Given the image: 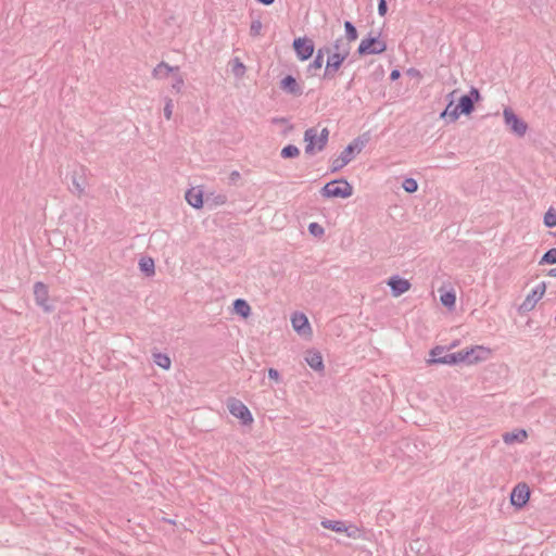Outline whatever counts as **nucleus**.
Instances as JSON below:
<instances>
[{
  "mask_svg": "<svg viewBox=\"0 0 556 556\" xmlns=\"http://www.w3.org/2000/svg\"><path fill=\"white\" fill-rule=\"evenodd\" d=\"M305 154L314 155L317 152H321L327 147L329 140L328 128H323L318 134L317 129L312 127L304 131Z\"/></svg>",
  "mask_w": 556,
  "mask_h": 556,
  "instance_id": "nucleus-1",
  "label": "nucleus"
},
{
  "mask_svg": "<svg viewBox=\"0 0 556 556\" xmlns=\"http://www.w3.org/2000/svg\"><path fill=\"white\" fill-rule=\"evenodd\" d=\"M365 147V141L361 140V138L354 139L341 153L339 156L331 160L330 172L337 173L342 169L345 165H348L353 159L355 153H359Z\"/></svg>",
  "mask_w": 556,
  "mask_h": 556,
  "instance_id": "nucleus-2",
  "label": "nucleus"
},
{
  "mask_svg": "<svg viewBox=\"0 0 556 556\" xmlns=\"http://www.w3.org/2000/svg\"><path fill=\"white\" fill-rule=\"evenodd\" d=\"M320 194L324 198H350L353 194L352 185L344 178L334 179L327 182L321 189Z\"/></svg>",
  "mask_w": 556,
  "mask_h": 556,
  "instance_id": "nucleus-3",
  "label": "nucleus"
},
{
  "mask_svg": "<svg viewBox=\"0 0 556 556\" xmlns=\"http://www.w3.org/2000/svg\"><path fill=\"white\" fill-rule=\"evenodd\" d=\"M327 62L324 71L323 78L325 80H331L334 79L338 71L346 60V58L350 54V47H343L342 52H331L327 53Z\"/></svg>",
  "mask_w": 556,
  "mask_h": 556,
  "instance_id": "nucleus-4",
  "label": "nucleus"
},
{
  "mask_svg": "<svg viewBox=\"0 0 556 556\" xmlns=\"http://www.w3.org/2000/svg\"><path fill=\"white\" fill-rule=\"evenodd\" d=\"M431 359L429 363L432 364H446V365H454L462 363L466 357L467 353H445L444 348L442 346H435L430 352Z\"/></svg>",
  "mask_w": 556,
  "mask_h": 556,
  "instance_id": "nucleus-5",
  "label": "nucleus"
},
{
  "mask_svg": "<svg viewBox=\"0 0 556 556\" xmlns=\"http://www.w3.org/2000/svg\"><path fill=\"white\" fill-rule=\"evenodd\" d=\"M387 50V43L379 38V36L369 35L367 38H364L358 48L357 53L359 55L367 54H380Z\"/></svg>",
  "mask_w": 556,
  "mask_h": 556,
  "instance_id": "nucleus-6",
  "label": "nucleus"
},
{
  "mask_svg": "<svg viewBox=\"0 0 556 556\" xmlns=\"http://www.w3.org/2000/svg\"><path fill=\"white\" fill-rule=\"evenodd\" d=\"M505 125L518 137L526 135L528 125L519 118L510 108H505L503 111Z\"/></svg>",
  "mask_w": 556,
  "mask_h": 556,
  "instance_id": "nucleus-7",
  "label": "nucleus"
},
{
  "mask_svg": "<svg viewBox=\"0 0 556 556\" xmlns=\"http://www.w3.org/2000/svg\"><path fill=\"white\" fill-rule=\"evenodd\" d=\"M546 291V283L542 281L539 283L525 299V301L519 306V312L528 313L532 311L536 303L542 299Z\"/></svg>",
  "mask_w": 556,
  "mask_h": 556,
  "instance_id": "nucleus-8",
  "label": "nucleus"
},
{
  "mask_svg": "<svg viewBox=\"0 0 556 556\" xmlns=\"http://www.w3.org/2000/svg\"><path fill=\"white\" fill-rule=\"evenodd\" d=\"M293 49L299 60H308L315 50V46L312 39L306 37H299L293 40Z\"/></svg>",
  "mask_w": 556,
  "mask_h": 556,
  "instance_id": "nucleus-9",
  "label": "nucleus"
},
{
  "mask_svg": "<svg viewBox=\"0 0 556 556\" xmlns=\"http://www.w3.org/2000/svg\"><path fill=\"white\" fill-rule=\"evenodd\" d=\"M228 409L230 414L240 419L243 425H249L253 421V417L249 408L237 399L229 400Z\"/></svg>",
  "mask_w": 556,
  "mask_h": 556,
  "instance_id": "nucleus-10",
  "label": "nucleus"
},
{
  "mask_svg": "<svg viewBox=\"0 0 556 556\" xmlns=\"http://www.w3.org/2000/svg\"><path fill=\"white\" fill-rule=\"evenodd\" d=\"M530 497V490L526 483L517 484L510 494V503L511 505L521 508L523 507Z\"/></svg>",
  "mask_w": 556,
  "mask_h": 556,
  "instance_id": "nucleus-11",
  "label": "nucleus"
},
{
  "mask_svg": "<svg viewBox=\"0 0 556 556\" xmlns=\"http://www.w3.org/2000/svg\"><path fill=\"white\" fill-rule=\"evenodd\" d=\"M34 296H35V302L38 306L42 307L45 312H51L52 311V306L49 305L48 301H49V291H48V287L41 282V281H38L34 285Z\"/></svg>",
  "mask_w": 556,
  "mask_h": 556,
  "instance_id": "nucleus-12",
  "label": "nucleus"
},
{
  "mask_svg": "<svg viewBox=\"0 0 556 556\" xmlns=\"http://www.w3.org/2000/svg\"><path fill=\"white\" fill-rule=\"evenodd\" d=\"M460 353H467V357L463 362L475 364L481 361H485L489 357L491 351L484 346L477 345L469 350H463Z\"/></svg>",
  "mask_w": 556,
  "mask_h": 556,
  "instance_id": "nucleus-13",
  "label": "nucleus"
},
{
  "mask_svg": "<svg viewBox=\"0 0 556 556\" xmlns=\"http://www.w3.org/2000/svg\"><path fill=\"white\" fill-rule=\"evenodd\" d=\"M388 285L391 288L392 294L394 296H400L409 290L410 283L408 280L400 278L399 276H393L389 279Z\"/></svg>",
  "mask_w": 556,
  "mask_h": 556,
  "instance_id": "nucleus-14",
  "label": "nucleus"
},
{
  "mask_svg": "<svg viewBox=\"0 0 556 556\" xmlns=\"http://www.w3.org/2000/svg\"><path fill=\"white\" fill-rule=\"evenodd\" d=\"M291 323L293 329L300 334H306L311 330L308 319L303 313H294Z\"/></svg>",
  "mask_w": 556,
  "mask_h": 556,
  "instance_id": "nucleus-15",
  "label": "nucleus"
},
{
  "mask_svg": "<svg viewBox=\"0 0 556 556\" xmlns=\"http://www.w3.org/2000/svg\"><path fill=\"white\" fill-rule=\"evenodd\" d=\"M456 93V90L452 91L451 93H448V97L451 98L450 99V102L448 104L446 105L445 110L441 112L440 114V118H443V119H446L448 123H454L456 122L459 116H460V112L457 111L456 106H454V94Z\"/></svg>",
  "mask_w": 556,
  "mask_h": 556,
  "instance_id": "nucleus-16",
  "label": "nucleus"
},
{
  "mask_svg": "<svg viewBox=\"0 0 556 556\" xmlns=\"http://www.w3.org/2000/svg\"><path fill=\"white\" fill-rule=\"evenodd\" d=\"M280 88L285 92L293 94V96H301L303 92V90H302L301 86L298 84L296 79L291 75L286 76L280 81Z\"/></svg>",
  "mask_w": 556,
  "mask_h": 556,
  "instance_id": "nucleus-17",
  "label": "nucleus"
},
{
  "mask_svg": "<svg viewBox=\"0 0 556 556\" xmlns=\"http://www.w3.org/2000/svg\"><path fill=\"white\" fill-rule=\"evenodd\" d=\"M85 187L86 178L84 173L81 172V174H79L74 172L72 175V186L70 187V191L80 198L85 193Z\"/></svg>",
  "mask_w": 556,
  "mask_h": 556,
  "instance_id": "nucleus-18",
  "label": "nucleus"
},
{
  "mask_svg": "<svg viewBox=\"0 0 556 556\" xmlns=\"http://www.w3.org/2000/svg\"><path fill=\"white\" fill-rule=\"evenodd\" d=\"M325 53H330V48L324 47L317 50L314 61L307 66V73L314 75L323 67Z\"/></svg>",
  "mask_w": 556,
  "mask_h": 556,
  "instance_id": "nucleus-19",
  "label": "nucleus"
},
{
  "mask_svg": "<svg viewBox=\"0 0 556 556\" xmlns=\"http://www.w3.org/2000/svg\"><path fill=\"white\" fill-rule=\"evenodd\" d=\"M186 201L189 205L194 208H201L203 206V193L201 190L191 188L186 192Z\"/></svg>",
  "mask_w": 556,
  "mask_h": 556,
  "instance_id": "nucleus-20",
  "label": "nucleus"
},
{
  "mask_svg": "<svg viewBox=\"0 0 556 556\" xmlns=\"http://www.w3.org/2000/svg\"><path fill=\"white\" fill-rule=\"evenodd\" d=\"M178 71H179V67H177V66L173 67L165 62H161L160 64H157L154 67L152 75L154 78L162 79V78H166L170 73H175Z\"/></svg>",
  "mask_w": 556,
  "mask_h": 556,
  "instance_id": "nucleus-21",
  "label": "nucleus"
},
{
  "mask_svg": "<svg viewBox=\"0 0 556 556\" xmlns=\"http://www.w3.org/2000/svg\"><path fill=\"white\" fill-rule=\"evenodd\" d=\"M528 434L527 431L523 429L506 432L503 434V441L506 444H513V443H521L527 439Z\"/></svg>",
  "mask_w": 556,
  "mask_h": 556,
  "instance_id": "nucleus-22",
  "label": "nucleus"
},
{
  "mask_svg": "<svg viewBox=\"0 0 556 556\" xmlns=\"http://www.w3.org/2000/svg\"><path fill=\"white\" fill-rule=\"evenodd\" d=\"M456 109L460 114L469 115L475 110V103L469 97H466L465 94L459 98L458 104L456 105Z\"/></svg>",
  "mask_w": 556,
  "mask_h": 556,
  "instance_id": "nucleus-23",
  "label": "nucleus"
},
{
  "mask_svg": "<svg viewBox=\"0 0 556 556\" xmlns=\"http://www.w3.org/2000/svg\"><path fill=\"white\" fill-rule=\"evenodd\" d=\"M306 362L308 366L316 371L324 369L323 357L318 352H309L306 356Z\"/></svg>",
  "mask_w": 556,
  "mask_h": 556,
  "instance_id": "nucleus-24",
  "label": "nucleus"
},
{
  "mask_svg": "<svg viewBox=\"0 0 556 556\" xmlns=\"http://www.w3.org/2000/svg\"><path fill=\"white\" fill-rule=\"evenodd\" d=\"M233 309L238 315L244 318L251 314V307L249 303L243 299H237L233 301Z\"/></svg>",
  "mask_w": 556,
  "mask_h": 556,
  "instance_id": "nucleus-25",
  "label": "nucleus"
},
{
  "mask_svg": "<svg viewBox=\"0 0 556 556\" xmlns=\"http://www.w3.org/2000/svg\"><path fill=\"white\" fill-rule=\"evenodd\" d=\"M139 268L148 277L155 274L154 261L151 257H141L139 261Z\"/></svg>",
  "mask_w": 556,
  "mask_h": 556,
  "instance_id": "nucleus-26",
  "label": "nucleus"
},
{
  "mask_svg": "<svg viewBox=\"0 0 556 556\" xmlns=\"http://www.w3.org/2000/svg\"><path fill=\"white\" fill-rule=\"evenodd\" d=\"M321 526L325 529H330V530H332L334 532H339V533L350 530V528H348L343 521H338V520L325 519L321 521Z\"/></svg>",
  "mask_w": 556,
  "mask_h": 556,
  "instance_id": "nucleus-27",
  "label": "nucleus"
},
{
  "mask_svg": "<svg viewBox=\"0 0 556 556\" xmlns=\"http://www.w3.org/2000/svg\"><path fill=\"white\" fill-rule=\"evenodd\" d=\"M153 361L159 367H161L163 369H169L170 364H172L170 358L166 354H163V353H154Z\"/></svg>",
  "mask_w": 556,
  "mask_h": 556,
  "instance_id": "nucleus-28",
  "label": "nucleus"
},
{
  "mask_svg": "<svg viewBox=\"0 0 556 556\" xmlns=\"http://www.w3.org/2000/svg\"><path fill=\"white\" fill-rule=\"evenodd\" d=\"M280 155L282 159H293L300 155V150L294 144H288L282 148Z\"/></svg>",
  "mask_w": 556,
  "mask_h": 556,
  "instance_id": "nucleus-29",
  "label": "nucleus"
},
{
  "mask_svg": "<svg viewBox=\"0 0 556 556\" xmlns=\"http://www.w3.org/2000/svg\"><path fill=\"white\" fill-rule=\"evenodd\" d=\"M344 28H345V36H346V39L349 42H352L357 39L358 33L352 22L345 21Z\"/></svg>",
  "mask_w": 556,
  "mask_h": 556,
  "instance_id": "nucleus-30",
  "label": "nucleus"
},
{
  "mask_svg": "<svg viewBox=\"0 0 556 556\" xmlns=\"http://www.w3.org/2000/svg\"><path fill=\"white\" fill-rule=\"evenodd\" d=\"M544 225L547 228H553L556 226V210L554 207H549L544 215Z\"/></svg>",
  "mask_w": 556,
  "mask_h": 556,
  "instance_id": "nucleus-31",
  "label": "nucleus"
},
{
  "mask_svg": "<svg viewBox=\"0 0 556 556\" xmlns=\"http://www.w3.org/2000/svg\"><path fill=\"white\" fill-rule=\"evenodd\" d=\"M441 303L446 307H453L456 301L455 293L452 291H446L440 296Z\"/></svg>",
  "mask_w": 556,
  "mask_h": 556,
  "instance_id": "nucleus-32",
  "label": "nucleus"
},
{
  "mask_svg": "<svg viewBox=\"0 0 556 556\" xmlns=\"http://www.w3.org/2000/svg\"><path fill=\"white\" fill-rule=\"evenodd\" d=\"M540 264H556V248L549 249L546 251L541 261Z\"/></svg>",
  "mask_w": 556,
  "mask_h": 556,
  "instance_id": "nucleus-33",
  "label": "nucleus"
},
{
  "mask_svg": "<svg viewBox=\"0 0 556 556\" xmlns=\"http://www.w3.org/2000/svg\"><path fill=\"white\" fill-rule=\"evenodd\" d=\"M402 187L406 192L414 193L418 189V184L414 178H405Z\"/></svg>",
  "mask_w": 556,
  "mask_h": 556,
  "instance_id": "nucleus-34",
  "label": "nucleus"
},
{
  "mask_svg": "<svg viewBox=\"0 0 556 556\" xmlns=\"http://www.w3.org/2000/svg\"><path fill=\"white\" fill-rule=\"evenodd\" d=\"M231 71L236 77H242L245 73V66L238 58H236L233 60V65H232Z\"/></svg>",
  "mask_w": 556,
  "mask_h": 556,
  "instance_id": "nucleus-35",
  "label": "nucleus"
},
{
  "mask_svg": "<svg viewBox=\"0 0 556 556\" xmlns=\"http://www.w3.org/2000/svg\"><path fill=\"white\" fill-rule=\"evenodd\" d=\"M262 27H263V24H262L261 20H258V18L253 20L250 25V35L252 37L261 36Z\"/></svg>",
  "mask_w": 556,
  "mask_h": 556,
  "instance_id": "nucleus-36",
  "label": "nucleus"
},
{
  "mask_svg": "<svg viewBox=\"0 0 556 556\" xmlns=\"http://www.w3.org/2000/svg\"><path fill=\"white\" fill-rule=\"evenodd\" d=\"M175 73L176 74L174 76V83L172 84V89L178 93L181 91V89L185 85V81H184L182 76L178 72H175Z\"/></svg>",
  "mask_w": 556,
  "mask_h": 556,
  "instance_id": "nucleus-37",
  "label": "nucleus"
},
{
  "mask_svg": "<svg viewBox=\"0 0 556 556\" xmlns=\"http://www.w3.org/2000/svg\"><path fill=\"white\" fill-rule=\"evenodd\" d=\"M173 108H174L173 100L169 99V98H166L165 99V105H164V116L168 121L172 118Z\"/></svg>",
  "mask_w": 556,
  "mask_h": 556,
  "instance_id": "nucleus-38",
  "label": "nucleus"
},
{
  "mask_svg": "<svg viewBox=\"0 0 556 556\" xmlns=\"http://www.w3.org/2000/svg\"><path fill=\"white\" fill-rule=\"evenodd\" d=\"M308 230L314 236H321L324 233V228L317 223L309 224Z\"/></svg>",
  "mask_w": 556,
  "mask_h": 556,
  "instance_id": "nucleus-39",
  "label": "nucleus"
},
{
  "mask_svg": "<svg viewBox=\"0 0 556 556\" xmlns=\"http://www.w3.org/2000/svg\"><path fill=\"white\" fill-rule=\"evenodd\" d=\"M465 96L469 97L473 103L478 102L481 99L479 90L475 87H471L469 93Z\"/></svg>",
  "mask_w": 556,
  "mask_h": 556,
  "instance_id": "nucleus-40",
  "label": "nucleus"
},
{
  "mask_svg": "<svg viewBox=\"0 0 556 556\" xmlns=\"http://www.w3.org/2000/svg\"><path fill=\"white\" fill-rule=\"evenodd\" d=\"M343 47H350L349 42L344 43L342 38H339L333 43V52H342Z\"/></svg>",
  "mask_w": 556,
  "mask_h": 556,
  "instance_id": "nucleus-41",
  "label": "nucleus"
},
{
  "mask_svg": "<svg viewBox=\"0 0 556 556\" xmlns=\"http://www.w3.org/2000/svg\"><path fill=\"white\" fill-rule=\"evenodd\" d=\"M388 11V4L386 0H379L378 2V13L383 16Z\"/></svg>",
  "mask_w": 556,
  "mask_h": 556,
  "instance_id": "nucleus-42",
  "label": "nucleus"
},
{
  "mask_svg": "<svg viewBox=\"0 0 556 556\" xmlns=\"http://www.w3.org/2000/svg\"><path fill=\"white\" fill-rule=\"evenodd\" d=\"M213 201L216 205H223L227 202V197L225 194H217Z\"/></svg>",
  "mask_w": 556,
  "mask_h": 556,
  "instance_id": "nucleus-43",
  "label": "nucleus"
},
{
  "mask_svg": "<svg viewBox=\"0 0 556 556\" xmlns=\"http://www.w3.org/2000/svg\"><path fill=\"white\" fill-rule=\"evenodd\" d=\"M268 377L275 381H279V379H280L279 371L275 368L268 369Z\"/></svg>",
  "mask_w": 556,
  "mask_h": 556,
  "instance_id": "nucleus-44",
  "label": "nucleus"
},
{
  "mask_svg": "<svg viewBox=\"0 0 556 556\" xmlns=\"http://www.w3.org/2000/svg\"><path fill=\"white\" fill-rule=\"evenodd\" d=\"M350 530L349 531H344L349 538H356V534L359 532L358 528L354 527V526H350L349 527Z\"/></svg>",
  "mask_w": 556,
  "mask_h": 556,
  "instance_id": "nucleus-45",
  "label": "nucleus"
},
{
  "mask_svg": "<svg viewBox=\"0 0 556 556\" xmlns=\"http://www.w3.org/2000/svg\"><path fill=\"white\" fill-rule=\"evenodd\" d=\"M401 76V73L399 70H393L390 74L391 80H396Z\"/></svg>",
  "mask_w": 556,
  "mask_h": 556,
  "instance_id": "nucleus-46",
  "label": "nucleus"
},
{
  "mask_svg": "<svg viewBox=\"0 0 556 556\" xmlns=\"http://www.w3.org/2000/svg\"><path fill=\"white\" fill-rule=\"evenodd\" d=\"M229 178H230L231 181H236L237 179L240 178V173L238 170H233V172L230 173V177Z\"/></svg>",
  "mask_w": 556,
  "mask_h": 556,
  "instance_id": "nucleus-47",
  "label": "nucleus"
},
{
  "mask_svg": "<svg viewBox=\"0 0 556 556\" xmlns=\"http://www.w3.org/2000/svg\"><path fill=\"white\" fill-rule=\"evenodd\" d=\"M256 1L264 5H270L275 2V0H256Z\"/></svg>",
  "mask_w": 556,
  "mask_h": 556,
  "instance_id": "nucleus-48",
  "label": "nucleus"
},
{
  "mask_svg": "<svg viewBox=\"0 0 556 556\" xmlns=\"http://www.w3.org/2000/svg\"><path fill=\"white\" fill-rule=\"evenodd\" d=\"M548 276L556 277V268L551 269Z\"/></svg>",
  "mask_w": 556,
  "mask_h": 556,
  "instance_id": "nucleus-49",
  "label": "nucleus"
},
{
  "mask_svg": "<svg viewBox=\"0 0 556 556\" xmlns=\"http://www.w3.org/2000/svg\"><path fill=\"white\" fill-rule=\"evenodd\" d=\"M274 122H275V123H278V122H286V119H285V118H275V119H274Z\"/></svg>",
  "mask_w": 556,
  "mask_h": 556,
  "instance_id": "nucleus-50",
  "label": "nucleus"
}]
</instances>
